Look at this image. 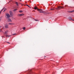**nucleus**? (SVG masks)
I'll use <instances>...</instances> for the list:
<instances>
[{
    "mask_svg": "<svg viewBox=\"0 0 74 74\" xmlns=\"http://www.w3.org/2000/svg\"><path fill=\"white\" fill-rule=\"evenodd\" d=\"M10 15L12 16H13V13H12V11H10Z\"/></svg>",
    "mask_w": 74,
    "mask_h": 74,
    "instance_id": "1",
    "label": "nucleus"
},
{
    "mask_svg": "<svg viewBox=\"0 0 74 74\" xmlns=\"http://www.w3.org/2000/svg\"><path fill=\"white\" fill-rule=\"evenodd\" d=\"M6 15L7 18H8L10 17V15L8 13L6 14Z\"/></svg>",
    "mask_w": 74,
    "mask_h": 74,
    "instance_id": "2",
    "label": "nucleus"
},
{
    "mask_svg": "<svg viewBox=\"0 0 74 74\" xmlns=\"http://www.w3.org/2000/svg\"><path fill=\"white\" fill-rule=\"evenodd\" d=\"M42 10V9H37L38 11H39V12L40 13H43V12Z\"/></svg>",
    "mask_w": 74,
    "mask_h": 74,
    "instance_id": "3",
    "label": "nucleus"
},
{
    "mask_svg": "<svg viewBox=\"0 0 74 74\" xmlns=\"http://www.w3.org/2000/svg\"><path fill=\"white\" fill-rule=\"evenodd\" d=\"M5 27L6 29H8V28H9L8 27V25L7 24H6L5 25Z\"/></svg>",
    "mask_w": 74,
    "mask_h": 74,
    "instance_id": "4",
    "label": "nucleus"
},
{
    "mask_svg": "<svg viewBox=\"0 0 74 74\" xmlns=\"http://www.w3.org/2000/svg\"><path fill=\"white\" fill-rule=\"evenodd\" d=\"M63 8L62 6H59L57 8V10H60L61 8Z\"/></svg>",
    "mask_w": 74,
    "mask_h": 74,
    "instance_id": "5",
    "label": "nucleus"
},
{
    "mask_svg": "<svg viewBox=\"0 0 74 74\" xmlns=\"http://www.w3.org/2000/svg\"><path fill=\"white\" fill-rule=\"evenodd\" d=\"M69 20H70L71 21H73V18L71 17H69Z\"/></svg>",
    "mask_w": 74,
    "mask_h": 74,
    "instance_id": "6",
    "label": "nucleus"
},
{
    "mask_svg": "<svg viewBox=\"0 0 74 74\" xmlns=\"http://www.w3.org/2000/svg\"><path fill=\"white\" fill-rule=\"evenodd\" d=\"M8 22H12V20H11V19L10 18H9L8 20Z\"/></svg>",
    "mask_w": 74,
    "mask_h": 74,
    "instance_id": "7",
    "label": "nucleus"
},
{
    "mask_svg": "<svg viewBox=\"0 0 74 74\" xmlns=\"http://www.w3.org/2000/svg\"><path fill=\"white\" fill-rule=\"evenodd\" d=\"M18 16H23V14H18Z\"/></svg>",
    "mask_w": 74,
    "mask_h": 74,
    "instance_id": "8",
    "label": "nucleus"
},
{
    "mask_svg": "<svg viewBox=\"0 0 74 74\" xmlns=\"http://www.w3.org/2000/svg\"><path fill=\"white\" fill-rule=\"evenodd\" d=\"M32 73H33V72L32 71V70H31L28 73V74H32Z\"/></svg>",
    "mask_w": 74,
    "mask_h": 74,
    "instance_id": "9",
    "label": "nucleus"
},
{
    "mask_svg": "<svg viewBox=\"0 0 74 74\" xmlns=\"http://www.w3.org/2000/svg\"><path fill=\"white\" fill-rule=\"evenodd\" d=\"M74 12V10H72V11H69V12H71V13H72V12Z\"/></svg>",
    "mask_w": 74,
    "mask_h": 74,
    "instance_id": "10",
    "label": "nucleus"
},
{
    "mask_svg": "<svg viewBox=\"0 0 74 74\" xmlns=\"http://www.w3.org/2000/svg\"><path fill=\"white\" fill-rule=\"evenodd\" d=\"M17 10H18V9H14L13 11H14V12H15V11H17Z\"/></svg>",
    "mask_w": 74,
    "mask_h": 74,
    "instance_id": "11",
    "label": "nucleus"
},
{
    "mask_svg": "<svg viewBox=\"0 0 74 74\" xmlns=\"http://www.w3.org/2000/svg\"><path fill=\"white\" fill-rule=\"evenodd\" d=\"M15 3H16V5H17V6H18V2H15Z\"/></svg>",
    "mask_w": 74,
    "mask_h": 74,
    "instance_id": "12",
    "label": "nucleus"
},
{
    "mask_svg": "<svg viewBox=\"0 0 74 74\" xmlns=\"http://www.w3.org/2000/svg\"><path fill=\"white\" fill-rule=\"evenodd\" d=\"M8 31H7L5 32V34H8Z\"/></svg>",
    "mask_w": 74,
    "mask_h": 74,
    "instance_id": "13",
    "label": "nucleus"
},
{
    "mask_svg": "<svg viewBox=\"0 0 74 74\" xmlns=\"http://www.w3.org/2000/svg\"><path fill=\"white\" fill-rule=\"evenodd\" d=\"M6 37H10V35H6Z\"/></svg>",
    "mask_w": 74,
    "mask_h": 74,
    "instance_id": "14",
    "label": "nucleus"
},
{
    "mask_svg": "<svg viewBox=\"0 0 74 74\" xmlns=\"http://www.w3.org/2000/svg\"><path fill=\"white\" fill-rule=\"evenodd\" d=\"M34 10H36V9H38V8H37V7H34Z\"/></svg>",
    "mask_w": 74,
    "mask_h": 74,
    "instance_id": "15",
    "label": "nucleus"
},
{
    "mask_svg": "<svg viewBox=\"0 0 74 74\" xmlns=\"http://www.w3.org/2000/svg\"><path fill=\"white\" fill-rule=\"evenodd\" d=\"M27 5V6L28 7H29V8H31V7H30V6H29L28 5Z\"/></svg>",
    "mask_w": 74,
    "mask_h": 74,
    "instance_id": "16",
    "label": "nucleus"
},
{
    "mask_svg": "<svg viewBox=\"0 0 74 74\" xmlns=\"http://www.w3.org/2000/svg\"><path fill=\"white\" fill-rule=\"evenodd\" d=\"M35 21H39V20L38 19H35Z\"/></svg>",
    "mask_w": 74,
    "mask_h": 74,
    "instance_id": "17",
    "label": "nucleus"
},
{
    "mask_svg": "<svg viewBox=\"0 0 74 74\" xmlns=\"http://www.w3.org/2000/svg\"><path fill=\"white\" fill-rule=\"evenodd\" d=\"M25 29H26V27H23V29L24 30H25Z\"/></svg>",
    "mask_w": 74,
    "mask_h": 74,
    "instance_id": "18",
    "label": "nucleus"
},
{
    "mask_svg": "<svg viewBox=\"0 0 74 74\" xmlns=\"http://www.w3.org/2000/svg\"><path fill=\"white\" fill-rule=\"evenodd\" d=\"M9 25H13L14 24L13 23H9Z\"/></svg>",
    "mask_w": 74,
    "mask_h": 74,
    "instance_id": "19",
    "label": "nucleus"
},
{
    "mask_svg": "<svg viewBox=\"0 0 74 74\" xmlns=\"http://www.w3.org/2000/svg\"><path fill=\"white\" fill-rule=\"evenodd\" d=\"M19 12H22V10L19 11Z\"/></svg>",
    "mask_w": 74,
    "mask_h": 74,
    "instance_id": "20",
    "label": "nucleus"
},
{
    "mask_svg": "<svg viewBox=\"0 0 74 74\" xmlns=\"http://www.w3.org/2000/svg\"><path fill=\"white\" fill-rule=\"evenodd\" d=\"M51 10H54V8H52V9H51Z\"/></svg>",
    "mask_w": 74,
    "mask_h": 74,
    "instance_id": "21",
    "label": "nucleus"
},
{
    "mask_svg": "<svg viewBox=\"0 0 74 74\" xmlns=\"http://www.w3.org/2000/svg\"><path fill=\"white\" fill-rule=\"evenodd\" d=\"M16 34H12V35H13V36H14V35H15Z\"/></svg>",
    "mask_w": 74,
    "mask_h": 74,
    "instance_id": "22",
    "label": "nucleus"
},
{
    "mask_svg": "<svg viewBox=\"0 0 74 74\" xmlns=\"http://www.w3.org/2000/svg\"><path fill=\"white\" fill-rule=\"evenodd\" d=\"M4 8H3L1 10V12L3 10H4Z\"/></svg>",
    "mask_w": 74,
    "mask_h": 74,
    "instance_id": "23",
    "label": "nucleus"
},
{
    "mask_svg": "<svg viewBox=\"0 0 74 74\" xmlns=\"http://www.w3.org/2000/svg\"><path fill=\"white\" fill-rule=\"evenodd\" d=\"M7 43L8 44H10V43L8 42H7Z\"/></svg>",
    "mask_w": 74,
    "mask_h": 74,
    "instance_id": "24",
    "label": "nucleus"
},
{
    "mask_svg": "<svg viewBox=\"0 0 74 74\" xmlns=\"http://www.w3.org/2000/svg\"><path fill=\"white\" fill-rule=\"evenodd\" d=\"M7 10V9H5V10H4L3 11H5V10Z\"/></svg>",
    "mask_w": 74,
    "mask_h": 74,
    "instance_id": "25",
    "label": "nucleus"
},
{
    "mask_svg": "<svg viewBox=\"0 0 74 74\" xmlns=\"http://www.w3.org/2000/svg\"><path fill=\"white\" fill-rule=\"evenodd\" d=\"M2 30H1V29H0V32H2Z\"/></svg>",
    "mask_w": 74,
    "mask_h": 74,
    "instance_id": "26",
    "label": "nucleus"
},
{
    "mask_svg": "<svg viewBox=\"0 0 74 74\" xmlns=\"http://www.w3.org/2000/svg\"><path fill=\"white\" fill-rule=\"evenodd\" d=\"M1 11H0V14H1Z\"/></svg>",
    "mask_w": 74,
    "mask_h": 74,
    "instance_id": "27",
    "label": "nucleus"
},
{
    "mask_svg": "<svg viewBox=\"0 0 74 74\" xmlns=\"http://www.w3.org/2000/svg\"><path fill=\"white\" fill-rule=\"evenodd\" d=\"M20 1H22V0H20Z\"/></svg>",
    "mask_w": 74,
    "mask_h": 74,
    "instance_id": "28",
    "label": "nucleus"
},
{
    "mask_svg": "<svg viewBox=\"0 0 74 74\" xmlns=\"http://www.w3.org/2000/svg\"><path fill=\"white\" fill-rule=\"evenodd\" d=\"M0 21H1V19H0Z\"/></svg>",
    "mask_w": 74,
    "mask_h": 74,
    "instance_id": "29",
    "label": "nucleus"
},
{
    "mask_svg": "<svg viewBox=\"0 0 74 74\" xmlns=\"http://www.w3.org/2000/svg\"><path fill=\"white\" fill-rule=\"evenodd\" d=\"M34 11H35V10H34Z\"/></svg>",
    "mask_w": 74,
    "mask_h": 74,
    "instance_id": "30",
    "label": "nucleus"
},
{
    "mask_svg": "<svg viewBox=\"0 0 74 74\" xmlns=\"http://www.w3.org/2000/svg\"><path fill=\"white\" fill-rule=\"evenodd\" d=\"M45 57H46V56L45 57Z\"/></svg>",
    "mask_w": 74,
    "mask_h": 74,
    "instance_id": "31",
    "label": "nucleus"
}]
</instances>
